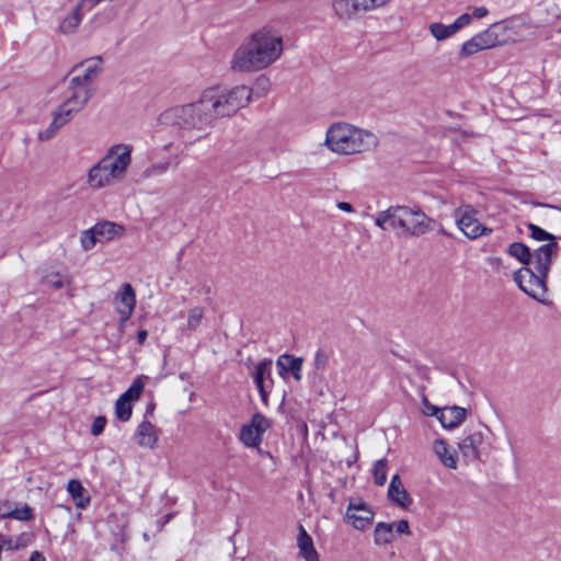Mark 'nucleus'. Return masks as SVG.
Here are the masks:
<instances>
[{
    "label": "nucleus",
    "instance_id": "obj_1",
    "mask_svg": "<svg viewBox=\"0 0 561 561\" xmlns=\"http://www.w3.org/2000/svg\"><path fill=\"white\" fill-rule=\"evenodd\" d=\"M252 90L237 85L230 90L213 87L204 90L194 103L174 106L161 113V124L178 130L185 146H191L206 136V130L219 118L229 117L248 105Z\"/></svg>",
    "mask_w": 561,
    "mask_h": 561
},
{
    "label": "nucleus",
    "instance_id": "obj_2",
    "mask_svg": "<svg viewBox=\"0 0 561 561\" xmlns=\"http://www.w3.org/2000/svg\"><path fill=\"white\" fill-rule=\"evenodd\" d=\"M283 38L272 27L253 32L234 51L231 69L239 72L260 71L280 58Z\"/></svg>",
    "mask_w": 561,
    "mask_h": 561
},
{
    "label": "nucleus",
    "instance_id": "obj_3",
    "mask_svg": "<svg viewBox=\"0 0 561 561\" xmlns=\"http://www.w3.org/2000/svg\"><path fill=\"white\" fill-rule=\"evenodd\" d=\"M559 245L543 244L535 250L533 267L523 266L514 274V280L528 296L537 298L546 291V278L552 257L558 254Z\"/></svg>",
    "mask_w": 561,
    "mask_h": 561
},
{
    "label": "nucleus",
    "instance_id": "obj_4",
    "mask_svg": "<svg viewBox=\"0 0 561 561\" xmlns=\"http://www.w3.org/2000/svg\"><path fill=\"white\" fill-rule=\"evenodd\" d=\"M325 145L335 153L354 154L376 148L378 139L370 131L347 123H336L328 129Z\"/></svg>",
    "mask_w": 561,
    "mask_h": 561
},
{
    "label": "nucleus",
    "instance_id": "obj_5",
    "mask_svg": "<svg viewBox=\"0 0 561 561\" xmlns=\"http://www.w3.org/2000/svg\"><path fill=\"white\" fill-rule=\"evenodd\" d=\"M396 234L419 238L435 229L436 220L427 216L420 207L396 205Z\"/></svg>",
    "mask_w": 561,
    "mask_h": 561
},
{
    "label": "nucleus",
    "instance_id": "obj_6",
    "mask_svg": "<svg viewBox=\"0 0 561 561\" xmlns=\"http://www.w3.org/2000/svg\"><path fill=\"white\" fill-rule=\"evenodd\" d=\"M478 211L471 205H461L454 211L459 230L471 240L492 233V228L483 226L477 218Z\"/></svg>",
    "mask_w": 561,
    "mask_h": 561
},
{
    "label": "nucleus",
    "instance_id": "obj_7",
    "mask_svg": "<svg viewBox=\"0 0 561 561\" xmlns=\"http://www.w3.org/2000/svg\"><path fill=\"white\" fill-rule=\"evenodd\" d=\"M125 178L115 165L110 163V157H103L88 172L87 183L91 188L98 190L111 185Z\"/></svg>",
    "mask_w": 561,
    "mask_h": 561
},
{
    "label": "nucleus",
    "instance_id": "obj_8",
    "mask_svg": "<svg viewBox=\"0 0 561 561\" xmlns=\"http://www.w3.org/2000/svg\"><path fill=\"white\" fill-rule=\"evenodd\" d=\"M90 98L91 94L82 89L75 91L68 88L64 102L54 111L53 116L64 126L84 107Z\"/></svg>",
    "mask_w": 561,
    "mask_h": 561
},
{
    "label": "nucleus",
    "instance_id": "obj_9",
    "mask_svg": "<svg viewBox=\"0 0 561 561\" xmlns=\"http://www.w3.org/2000/svg\"><path fill=\"white\" fill-rule=\"evenodd\" d=\"M271 422L262 413H254L249 424L242 425L239 434L240 442L249 448H259L263 434L270 428Z\"/></svg>",
    "mask_w": 561,
    "mask_h": 561
},
{
    "label": "nucleus",
    "instance_id": "obj_10",
    "mask_svg": "<svg viewBox=\"0 0 561 561\" xmlns=\"http://www.w3.org/2000/svg\"><path fill=\"white\" fill-rule=\"evenodd\" d=\"M103 60L101 57H94L92 59L85 60L84 62L77 65L73 68V71H78L82 69V75H77L72 77L69 81V89L78 91L80 89L84 90L87 93L91 94L89 85L98 78L101 73Z\"/></svg>",
    "mask_w": 561,
    "mask_h": 561
},
{
    "label": "nucleus",
    "instance_id": "obj_11",
    "mask_svg": "<svg viewBox=\"0 0 561 561\" xmlns=\"http://www.w3.org/2000/svg\"><path fill=\"white\" fill-rule=\"evenodd\" d=\"M345 518L352 523L353 527L359 530L365 529L374 519V512L362 500H351Z\"/></svg>",
    "mask_w": 561,
    "mask_h": 561
},
{
    "label": "nucleus",
    "instance_id": "obj_12",
    "mask_svg": "<svg viewBox=\"0 0 561 561\" xmlns=\"http://www.w3.org/2000/svg\"><path fill=\"white\" fill-rule=\"evenodd\" d=\"M333 10L340 19H354L358 14L375 10L371 0H333Z\"/></svg>",
    "mask_w": 561,
    "mask_h": 561
},
{
    "label": "nucleus",
    "instance_id": "obj_13",
    "mask_svg": "<svg viewBox=\"0 0 561 561\" xmlns=\"http://www.w3.org/2000/svg\"><path fill=\"white\" fill-rule=\"evenodd\" d=\"M131 145L118 144L111 146L104 157H110V163L126 175L127 169L131 163Z\"/></svg>",
    "mask_w": 561,
    "mask_h": 561
},
{
    "label": "nucleus",
    "instance_id": "obj_14",
    "mask_svg": "<svg viewBox=\"0 0 561 561\" xmlns=\"http://www.w3.org/2000/svg\"><path fill=\"white\" fill-rule=\"evenodd\" d=\"M484 435L482 432H473L466 436L459 444V450L467 461L480 459V447L483 445Z\"/></svg>",
    "mask_w": 561,
    "mask_h": 561
},
{
    "label": "nucleus",
    "instance_id": "obj_15",
    "mask_svg": "<svg viewBox=\"0 0 561 561\" xmlns=\"http://www.w3.org/2000/svg\"><path fill=\"white\" fill-rule=\"evenodd\" d=\"M272 359L265 358L261 360L254 369L253 379L259 390L260 397L264 404H267V391L265 380L268 379L273 383L272 379Z\"/></svg>",
    "mask_w": 561,
    "mask_h": 561
},
{
    "label": "nucleus",
    "instance_id": "obj_16",
    "mask_svg": "<svg viewBox=\"0 0 561 561\" xmlns=\"http://www.w3.org/2000/svg\"><path fill=\"white\" fill-rule=\"evenodd\" d=\"M115 300L117 302L116 309L123 320H127L136 305V294L130 284H124L122 290L116 295Z\"/></svg>",
    "mask_w": 561,
    "mask_h": 561
},
{
    "label": "nucleus",
    "instance_id": "obj_17",
    "mask_svg": "<svg viewBox=\"0 0 561 561\" xmlns=\"http://www.w3.org/2000/svg\"><path fill=\"white\" fill-rule=\"evenodd\" d=\"M302 363L304 359L301 357L283 354L277 358L276 366L280 376L291 373L294 379L299 381L301 379Z\"/></svg>",
    "mask_w": 561,
    "mask_h": 561
},
{
    "label": "nucleus",
    "instance_id": "obj_18",
    "mask_svg": "<svg viewBox=\"0 0 561 561\" xmlns=\"http://www.w3.org/2000/svg\"><path fill=\"white\" fill-rule=\"evenodd\" d=\"M467 414V410L465 408L454 405L446 407L442 409V412L438 415V421L444 428H455L459 426Z\"/></svg>",
    "mask_w": 561,
    "mask_h": 561
},
{
    "label": "nucleus",
    "instance_id": "obj_19",
    "mask_svg": "<svg viewBox=\"0 0 561 561\" xmlns=\"http://www.w3.org/2000/svg\"><path fill=\"white\" fill-rule=\"evenodd\" d=\"M135 439L141 447L153 448L158 440L156 426L148 421H142L136 430Z\"/></svg>",
    "mask_w": 561,
    "mask_h": 561
},
{
    "label": "nucleus",
    "instance_id": "obj_20",
    "mask_svg": "<svg viewBox=\"0 0 561 561\" xmlns=\"http://www.w3.org/2000/svg\"><path fill=\"white\" fill-rule=\"evenodd\" d=\"M434 451L445 467L450 469H455L457 467L456 453L449 450L446 440L436 439L434 443Z\"/></svg>",
    "mask_w": 561,
    "mask_h": 561
},
{
    "label": "nucleus",
    "instance_id": "obj_21",
    "mask_svg": "<svg viewBox=\"0 0 561 561\" xmlns=\"http://www.w3.org/2000/svg\"><path fill=\"white\" fill-rule=\"evenodd\" d=\"M93 232L99 237L101 243L112 240L117 233L124 231V228L111 221L98 222L93 227Z\"/></svg>",
    "mask_w": 561,
    "mask_h": 561
},
{
    "label": "nucleus",
    "instance_id": "obj_22",
    "mask_svg": "<svg viewBox=\"0 0 561 561\" xmlns=\"http://www.w3.org/2000/svg\"><path fill=\"white\" fill-rule=\"evenodd\" d=\"M394 539V524L377 523L374 531V540L378 546L390 543Z\"/></svg>",
    "mask_w": 561,
    "mask_h": 561
},
{
    "label": "nucleus",
    "instance_id": "obj_23",
    "mask_svg": "<svg viewBox=\"0 0 561 561\" xmlns=\"http://www.w3.org/2000/svg\"><path fill=\"white\" fill-rule=\"evenodd\" d=\"M67 491L72 496L76 506L85 508L90 503V496L85 495V490L79 480H70L67 484Z\"/></svg>",
    "mask_w": 561,
    "mask_h": 561
},
{
    "label": "nucleus",
    "instance_id": "obj_24",
    "mask_svg": "<svg viewBox=\"0 0 561 561\" xmlns=\"http://www.w3.org/2000/svg\"><path fill=\"white\" fill-rule=\"evenodd\" d=\"M496 26L497 28H495L493 32L499 41L497 46H503L516 41V33L506 21L495 22L490 27Z\"/></svg>",
    "mask_w": 561,
    "mask_h": 561
},
{
    "label": "nucleus",
    "instance_id": "obj_25",
    "mask_svg": "<svg viewBox=\"0 0 561 561\" xmlns=\"http://www.w3.org/2000/svg\"><path fill=\"white\" fill-rule=\"evenodd\" d=\"M508 254L516 257L524 265H531L534 253L523 242H513L508 247Z\"/></svg>",
    "mask_w": 561,
    "mask_h": 561
},
{
    "label": "nucleus",
    "instance_id": "obj_26",
    "mask_svg": "<svg viewBox=\"0 0 561 561\" xmlns=\"http://www.w3.org/2000/svg\"><path fill=\"white\" fill-rule=\"evenodd\" d=\"M5 518L28 522L34 518V514L32 507L28 504H24L21 508H16L11 501H8Z\"/></svg>",
    "mask_w": 561,
    "mask_h": 561
},
{
    "label": "nucleus",
    "instance_id": "obj_27",
    "mask_svg": "<svg viewBox=\"0 0 561 561\" xmlns=\"http://www.w3.org/2000/svg\"><path fill=\"white\" fill-rule=\"evenodd\" d=\"M396 206H390L386 210L379 211L376 215L375 224L382 230L392 229L396 232Z\"/></svg>",
    "mask_w": 561,
    "mask_h": 561
},
{
    "label": "nucleus",
    "instance_id": "obj_28",
    "mask_svg": "<svg viewBox=\"0 0 561 561\" xmlns=\"http://www.w3.org/2000/svg\"><path fill=\"white\" fill-rule=\"evenodd\" d=\"M388 499L402 508H408L413 500L404 486L388 489Z\"/></svg>",
    "mask_w": 561,
    "mask_h": 561
},
{
    "label": "nucleus",
    "instance_id": "obj_29",
    "mask_svg": "<svg viewBox=\"0 0 561 561\" xmlns=\"http://www.w3.org/2000/svg\"><path fill=\"white\" fill-rule=\"evenodd\" d=\"M331 356L332 351L329 348L320 347L317 350L313 358V368L316 374L322 375L324 373Z\"/></svg>",
    "mask_w": 561,
    "mask_h": 561
},
{
    "label": "nucleus",
    "instance_id": "obj_30",
    "mask_svg": "<svg viewBox=\"0 0 561 561\" xmlns=\"http://www.w3.org/2000/svg\"><path fill=\"white\" fill-rule=\"evenodd\" d=\"M495 28L496 27H488L474 35L482 50L497 46L499 41L493 32Z\"/></svg>",
    "mask_w": 561,
    "mask_h": 561
},
{
    "label": "nucleus",
    "instance_id": "obj_31",
    "mask_svg": "<svg viewBox=\"0 0 561 561\" xmlns=\"http://www.w3.org/2000/svg\"><path fill=\"white\" fill-rule=\"evenodd\" d=\"M297 545L299 548V554L301 557L310 554L311 552L316 551L311 537L308 535V533L302 526H300L299 535L297 538Z\"/></svg>",
    "mask_w": 561,
    "mask_h": 561
},
{
    "label": "nucleus",
    "instance_id": "obj_32",
    "mask_svg": "<svg viewBox=\"0 0 561 561\" xmlns=\"http://www.w3.org/2000/svg\"><path fill=\"white\" fill-rule=\"evenodd\" d=\"M430 32L433 37H435L437 41H444L456 34L455 30L453 28V24L445 25L443 23H432L428 26Z\"/></svg>",
    "mask_w": 561,
    "mask_h": 561
},
{
    "label": "nucleus",
    "instance_id": "obj_33",
    "mask_svg": "<svg viewBox=\"0 0 561 561\" xmlns=\"http://www.w3.org/2000/svg\"><path fill=\"white\" fill-rule=\"evenodd\" d=\"M131 401L119 396L115 403L116 417L122 422H127L131 416Z\"/></svg>",
    "mask_w": 561,
    "mask_h": 561
},
{
    "label": "nucleus",
    "instance_id": "obj_34",
    "mask_svg": "<svg viewBox=\"0 0 561 561\" xmlns=\"http://www.w3.org/2000/svg\"><path fill=\"white\" fill-rule=\"evenodd\" d=\"M528 230L530 231V237L537 241H547V244H556L558 245L556 241V236L552 233L546 231L545 229L540 228L539 226L535 224H528L527 225Z\"/></svg>",
    "mask_w": 561,
    "mask_h": 561
},
{
    "label": "nucleus",
    "instance_id": "obj_35",
    "mask_svg": "<svg viewBox=\"0 0 561 561\" xmlns=\"http://www.w3.org/2000/svg\"><path fill=\"white\" fill-rule=\"evenodd\" d=\"M42 282L54 289H60L66 285L67 277L58 272H51L44 275Z\"/></svg>",
    "mask_w": 561,
    "mask_h": 561
},
{
    "label": "nucleus",
    "instance_id": "obj_36",
    "mask_svg": "<svg viewBox=\"0 0 561 561\" xmlns=\"http://www.w3.org/2000/svg\"><path fill=\"white\" fill-rule=\"evenodd\" d=\"M387 459L382 458L376 461L374 466V480L376 485L381 486L387 481Z\"/></svg>",
    "mask_w": 561,
    "mask_h": 561
},
{
    "label": "nucleus",
    "instance_id": "obj_37",
    "mask_svg": "<svg viewBox=\"0 0 561 561\" xmlns=\"http://www.w3.org/2000/svg\"><path fill=\"white\" fill-rule=\"evenodd\" d=\"M142 390H144V382H142L141 378L138 377L133 381L130 387L121 396L129 401H134L140 397Z\"/></svg>",
    "mask_w": 561,
    "mask_h": 561
},
{
    "label": "nucleus",
    "instance_id": "obj_38",
    "mask_svg": "<svg viewBox=\"0 0 561 561\" xmlns=\"http://www.w3.org/2000/svg\"><path fill=\"white\" fill-rule=\"evenodd\" d=\"M204 317V310L201 307H194L188 311L187 316V328L191 331H195L201 324Z\"/></svg>",
    "mask_w": 561,
    "mask_h": 561
},
{
    "label": "nucleus",
    "instance_id": "obj_39",
    "mask_svg": "<svg viewBox=\"0 0 561 561\" xmlns=\"http://www.w3.org/2000/svg\"><path fill=\"white\" fill-rule=\"evenodd\" d=\"M61 127L62 126L60 125L59 121L53 116V121L49 126L45 130L38 133V139L42 141L51 139Z\"/></svg>",
    "mask_w": 561,
    "mask_h": 561
},
{
    "label": "nucleus",
    "instance_id": "obj_40",
    "mask_svg": "<svg viewBox=\"0 0 561 561\" xmlns=\"http://www.w3.org/2000/svg\"><path fill=\"white\" fill-rule=\"evenodd\" d=\"M482 50L476 36L471 37L469 41L465 42L460 49V55L463 57L472 56L478 51Z\"/></svg>",
    "mask_w": 561,
    "mask_h": 561
},
{
    "label": "nucleus",
    "instance_id": "obj_41",
    "mask_svg": "<svg viewBox=\"0 0 561 561\" xmlns=\"http://www.w3.org/2000/svg\"><path fill=\"white\" fill-rule=\"evenodd\" d=\"M80 240L84 250H91L98 242H100L99 237L93 232V228L83 231Z\"/></svg>",
    "mask_w": 561,
    "mask_h": 561
},
{
    "label": "nucleus",
    "instance_id": "obj_42",
    "mask_svg": "<svg viewBox=\"0 0 561 561\" xmlns=\"http://www.w3.org/2000/svg\"><path fill=\"white\" fill-rule=\"evenodd\" d=\"M423 404V413L428 416H436L438 419L439 413L442 412V409L437 408L436 405L432 404L426 397H423L422 399Z\"/></svg>",
    "mask_w": 561,
    "mask_h": 561
},
{
    "label": "nucleus",
    "instance_id": "obj_43",
    "mask_svg": "<svg viewBox=\"0 0 561 561\" xmlns=\"http://www.w3.org/2000/svg\"><path fill=\"white\" fill-rule=\"evenodd\" d=\"M472 21V15L471 14H468V13H463L461 15H459L455 22L453 23V28L455 30V32L457 33L458 31H460L462 27L467 26L468 24H470V22Z\"/></svg>",
    "mask_w": 561,
    "mask_h": 561
},
{
    "label": "nucleus",
    "instance_id": "obj_44",
    "mask_svg": "<svg viewBox=\"0 0 561 561\" xmlns=\"http://www.w3.org/2000/svg\"><path fill=\"white\" fill-rule=\"evenodd\" d=\"M105 425H106L105 416L95 417L92 423V426H91V434L93 436H99L104 431Z\"/></svg>",
    "mask_w": 561,
    "mask_h": 561
},
{
    "label": "nucleus",
    "instance_id": "obj_45",
    "mask_svg": "<svg viewBox=\"0 0 561 561\" xmlns=\"http://www.w3.org/2000/svg\"><path fill=\"white\" fill-rule=\"evenodd\" d=\"M170 167H171L170 160L163 161V162H158L150 167L149 173L150 174H162V173L167 172Z\"/></svg>",
    "mask_w": 561,
    "mask_h": 561
},
{
    "label": "nucleus",
    "instance_id": "obj_46",
    "mask_svg": "<svg viewBox=\"0 0 561 561\" xmlns=\"http://www.w3.org/2000/svg\"><path fill=\"white\" fill-rule=\"evenodd\" d=\"M18 546L12 545V539L0 534V552L2 549L11 550V549H18Z\"/></svg>",
    "mask_w": 561,
    "mask_h": 561
},
{
    "label": "nucleus",
    "instance_id": "obj_47",
    "mask_svg": "<svg viewBox=\"0 0 561 561\" xmlns=\"http://www.w3.org/2000/svg\"><path fill=\"white\" fill-rule=\"evenodd\" d=\"M394 528L398 534H404V535L410 534L409 523L405 519H401L397 524H394Z\"/></svg>",
    "mask_w": 561,
    "mask_h": 561
},
{
    "label": "nucleus",
    "instance_id": "obj_48",
    "mask_svg": "<svg viewBox=\"0 0 561 561\" xmlns=\"http://www.w3.org/2000/svg\"><path fill=\"white\" fill-rule=\"evenodd\" d=\"M268 85H270V82H268L267 78H265L264 76L257 78L256 87L260 88L263 93H265L267 91Z\"/></svg>",
    "mask_w": 561,
    "mask_h": 561
},
{
    "label": "nucleus",
    "instance_id": "obj_49",
    "mask_svg": "<svg viewBox=\"0 0 561 561\" xmlns=\"http://www.w3.org/2000/svg\"><path fill=\"white\" fill-rule=\"evenodd\" d=\"M489 13L485 7H478L473 10L472 18L482 19Z\"/></svg>",
    "mask_w": 561,
    "mask_h": 561
},
{
    "label": "nucleus",
    "instance_id": "obj_50",
    "mask_svg": "<svg viewBox=\"0 0 561 561\" xmlns=\"http://www.w3.org/2000/svg\"><path fill=\"white\" fill-rule=\"evenodd\" d=\"M400 486H403V484L401 482V479H400L399 474H394L391 478V481H390V484H389L388 489L396 490V488H400Z\"/></svg>",
    "mask_w": 561,
    "mask_h": 561
},
{
    "label": "nucleus",
    "instance_id": "obj_51",
    "mask_svg": "<svg viewBox=\"0 0 561 561\" xmlns=\"http://www.w3.org/2000/svg\"><path fill=\"white\" fill-rule=\"evenodd\" d=\"M337 208L340 210H343V211H346V213H353L354 211L353 206L350 203H347V202H339L337 203Z\"/></svg>",
    "mask_w": 561,
    "mask_h": 561
},
{
    "label": "nucleus",
    "instance_id": "obj_52",
    "mask_svg": "<svg viewBox=\"0 0 561 561\" xmlns=\"http://www.w3.org/2000/svg\"><path fill=\"white\" fill-rule=\"evenodd\" d=\"M148 337V332L147 330H140L138 333H137V342L141 345L146 342Z\"/></svg>",
    "mask_w": 561,
    "mask_h": 561
},
{
    "label": "nucleus",
    "instance_id": "obj_53",
    "mask_svg": "<svg viewBox=\"0 0 561 561\" xmlns=\"http://www.w3.org/2000/svg\"><path fill=\"white\" fill-rule=\"evenodd\" d=\"M28 561H45V557L39 551H33Z\"/></svg>",
    "mask_w": 561,
    "mask_h": 561
},
{
    "label": "nucleus",
    "instance_id": "obj_54",
    "mask_svg": "<svg viewBox=\"0 0 561 561\" xmlns=\"http://www.w3.org/2000/svg\"><path fill=\"white\" fill-rule=\"evenodd\" d=\"M7 507H8V500H0V519L5 518Z\"/></svg>",
    "mask_w": 561,
    "mask_h": 561
},
{
    "label": "nucleus",
    "instance_id": "obj_55",
    "mask_svg": "<svg viewBox=\"0 0 561 561\" xmlns=\"http://www.w3.org/2000/svg\"><path fill=\"white\" fill-rule=\"evenodd\" d=\"M306 561H319V554L317 550L311 552L310 554H306L302 557Z\"/></svg>",
    "mask_w": 561,
    "mask_h": 561
},
{
    "label": "nucleus",
    "instance_id": "obj_56",
    "mask_svg": "<svg viewBox=\"0 0 561 561\" xmlns=\"http://www.w3.org/2000/svg\"><path fill=\"white\" fill-rule=\"evenodd\" d=\"M390 0H371V3L374 4V8H380L387 4Z\"/></svg>",
    "mask_w": 561,
    "mask_h": 561
},
{
    "label": "nucleus",
    "instance_id": "obj_57",
    "mask_svg": "<svg viewBox=\"0 0 561 561\" xmlns=\"http://www.w3.org/2000/svg\"><path fill=\"white\" fill-rule=\"evenodd\" d=\"M179 165V160L178 158L174 159V167L176 168Z\"/></svg>",
    "mask_w": 561,
    "mask_h": 561
},
{
    "label": "nucleus",
    "instance_id": "obj_58",
    "mask_svg": "<svg viewBox=\"0 0 561 561\" xmlns=\"http://www.w3.org/2000/svg\"><path fill=\"white\" fill-rule=\"evenodd\" d=\"M440 232H442L443 234H445V236H448V233H447L445 230H443V229L440 230Z\"/></svg>",
    "mask_w": 561,
    "mask_h": 561
}]
</instances>
